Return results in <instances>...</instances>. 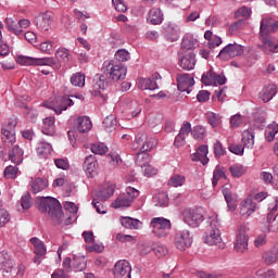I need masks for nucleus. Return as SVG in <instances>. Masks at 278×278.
<instances>
[{
	"mask_svg": "<svg viewBox=\"0 0 278 278\" xmlns=\"http://www.w3.org/2000/svg\"><path fill=\"white\" fill-rule=\"evenodd\" d=\"M191 135L195 140H203L205 138V128L203 126H195Z\"/></svg>",
	"mask_w": 278,
	"mask_h": 278,
	"instance_id": "53",
	"label": "nucleus"
},
{
	"mask_svg": "<svg viewBox=\"0 0 278 278\" xmlns=\"http://www.w3.org/2000/svg\"><path fill=\"white\" fill-rule=\"evenodd\" d=\"M241 142L245 149H253L255 146V131L253 128L247 129L242 132Z\"/></svg>",
	"mask_w": 278,
	"mask_h": 278,
	"instance_id": "20",
	"label": "nucleus"
},
{
	"mask_svg": "<svg viewBox=\"0 0 278 278\" xmlns=\"http://www.w3.org/2000/svg\"><path fill=\"white\" fill-rule=\"evenodd\" d=\"M214 153H215V156H217V157H223V155H225V153H227L225 148H223V143H220V141H216L214 143Z\"/></svg>",
	"mask_w": 278,
	"mask_h": 278,
	"instance_id": "61",
	"label": "nucleus"
},
{
	"mask_svg": "<svg viewBox=\"0 0 278 278\" xmlns=\"http://www.w3.org/2000/svg\"><path fill=\"white\" fill-rule=\"evenodd\" d=\"M123 194L130 201V203H132V201H136V199L140 197V191L134 187H127Z\"/></svg>",
	"mask_w": 278,
	"mask_h": 278,
	"instance_id": "47",
	"label": "nucleus"
},
{
	"mask_svg": "<svg viewBox=\"0 0 278 278\" xmlns=\"http://www.w3.org/2000/svg\"><path fill=\"white\" fill-rule=\"evenodd\" d=\"M184 144H186V135L178 132L174 141V147L179 149V147H184Z\"/></svg>",
	"mask_w": 278,
	"mask_h": 278,
	"instance_id": "63",
	"label": "nucleus"
},
{
	"mask_svg": "<svg viewBox=\"0 0 278 278\" xmlns=\"http://www.w3.org/2000/svg\"><path fill=\"white\" fill-rule=\"evenodd\" d=\"M244 146L240 143H232L229 146L230 153H233L235 155H244Z\"/></svg>",
	"mask_w": 278,
	"mask_h": 278,
	"instance_id": "55",
	"label": "nucleus"
},
{
	"mask_svg": "<svg viewBox=\"0 0 278 278\" xmlns=\"http://www.w3.org/2000/svg\"><path fill=\"white\" fill-rule=\"evenodd\" d=\"M92 206L96 208V212H98V214L106 213L105 207L101 204V200H99L97 195L92 200Z\"/></svg>",
	"mask_w": 278,
	"mask_h": 278,
	"instance_id": "60",
	"label": "nucleus"
},
{
	"mask_svg": "<svg viewBox=\"0 0 278 278\" xmlns=\"http://www.w3.org/2000/svg\"><path fill=\"white\" fill-rule=\"evenodd\" d=\"M278 134V124L277 123H271L268 125V127L265 130V139L267 142H273L275 140V136Z\"/></svg>",
	"mask_w": 278,
	"mask_h": 278,
	"instance_id": "38",
	"label": "nucleus"
},
{
	"mask_svg": "<svg viewBox=\"0 0 278 278\" xmlns=\"http://www.w3.org/2000/svg\"><path fill=\"white\" fill-rule=\"evenodd\" d=\"M30 242L34 245V253L37 257H42V255L47 253V248H45V244L40 239L34 237L30 239Z\"/></svg>",
	"mask_w": 278,
	"mask_h": 278,
	"instance_id": "33",
	"label": "nucleus"
},
{
	"mask_svg": "<svg viewBox=\"0 0 278 278\" xmlns=\"http://www.w3.org/2000/svg\"><path fill=\"white\" fill-rule=\"evenodd\" d=\"M195 65L197 59L193 52H189L180 59V67L184 68V71H192Z\"/></svg>",
	"mask_w": 278,
	"mask_h": 278,
	"instance_id": "21",
	"label": "nucleus"
},
{
	"mask_svg": "<svg viewBox=\"0 0 278 278\" xmlns=\"http://www.w3.org/2000/svg\"><path fill=\"white\" fill-rule=\"evenodd\" d=\"M42 134L53 136L55 134V117H46L42 125Z\"/></svg>",
	"mask_w": 278,
	"mask_h": 278,
	"instance_id": "28",
	"label": "nucleus"
},
{
	"mask_svg": "<svg viewBox=\"0 0 278 278\" xmlns=\"http://www.w3.org/2000/svg\"><path fill=\"white\" fill-rule=\"evenodd\" d=\"M210 94L207 90H200L197 94V100L199 103H207V101H210Z\"/></svg>",
	"mask_w": 278,
	"mask_h": 278,
	"instance_id": "59",
	"label": "nucleus"
},
{
	"mask_svg": "<svg viewBox=\"0 0 278 278\" xmlns=\"http://www.w3.org/2000/svg\"><path fill=\"white\" fill-rule=\"evenodd\" d=\"M229 170H230L232 177H242V175H244V173H247V169L244 168V166H242L240 164L231 165L229 167Z\"/></svg>",
	"mask_w": 278,
	"mask_h": 278,
	"instance_id": "48",
	"label": "nucleus"
},
{
	"mask_svg": "<svg viewBox=\"0 0 278 278\" xmlns=\"http://www.w3.org/2000/svg\"><path fill=\"white\" fill-rule=\"evenodd\" d=\"M235 249L238 253H247L249 250V235H247V226H240L235 240Z\"/></svg>",
	"mask_w": 278,
	"mask_h": 278,
	"instance_id": "10",
	"label": "nucleus"
},
{
	"mask_svg": "<svg viewBox=\"0 0 278 278\" xmlns=\"http://www.w3.org/2000/svg\"><path fill=\"white\" fill-rule=\"evenodd\" d=\"M5 23L11 34H15V36H21V27L18 22L13 21L12 17H7Z\"/></svg>",
	"mask_w": 278,
	"mask_h": 278,
	"instance_id": "44",
	"label": "nucleus"
},
{
	"mask_svg": "<svg viewBox=\"0 0 278 278\" xmlns=\"http://www.w3.org/2000/svg\"><path fill=\"white\" fill-rule=\"evenodd\" d=\"M201 81L204 84V86H216V72H214V70H210L208 72L204 73Z\"/></svg>",
	"mask_w": 278,
	"mask_h": 278,
	"instance_id": "36",
	"label": "nucleus"
},
{
	"mask_svg": "<svg viewBox=\"0 0 278 278\" xmlns=\"http://www.w3.org/2000/svg\"><path fill=\"white\" fill-rule=\"evenodd\" d=\"M208 229L205 232L204 241L210 247H218V249H225V243L220 237V222L218 215L208 217L207 219Z\"/></svg>",
	"mask_w": 278,
	"mask_h": 278,
	"instance_id": "3",
	"label": "nucleus"
},
{
	"mask_svg": "<svg viewBox=\"0 0 278 278\" xmlns=\"http://www.w3.org/2000/svg\"><path fill=\"white\" fill-rule=\"evenodd\" d=\"M255 207H257V204H255V202H253L252 199H249V198L245 199L241 203V210H240L241 216H245V217L251 216V214H253V212H255Z\"/></svg>",
	"mask_w": 278,
	"mask_h": 278,
	"instance_id": "25",
	"label": "nucleus"
},
{
	"mask_svg": "<svg viewBox=\"0 0 278 278\" xmlns=\"http://www.w3.org/2000/svg\"><path fill=\"white\" fill-rule=\"evenodd\" d=\"M147 21L150 25H162L164 22V13L160 8H153L148 12Z\"/></svg>",
	"mask_w": 278,
	"mask_h": 278,
	"instance_id": "16",
	"label": "nucleus"
},
{
	"mask_svg": "<svg viewBox=\"0 0 278 278\" xmlns=\"http://www.w3.org/2000/svg\"><path fill=\"white\" fill-rule=\"evenodd\" d=\"M275 94H277L276 85H267L260 91L258 99H261L263 103H268L269 101H273Z\"/></svg>",
	"mask_w": 278,
	"mask_h": 278,
	"instance_id": "15",
	"label": "nucleus"
},
{
	"mask_svg": "<svg viewBox=\"0 0 278 278\" xmlns=\"http://www.w3.org/2000/svg\"><path fill=\"white\" fill-rule=\"evenodd\" d=\"M49 186V182L47 179L42 178H35L33 181H30V190L34 194H38V192H42L45 188Z\"/></svg>",
	"mask_w": 278,
	"mask_h": 278,
	"instance_id": "29",
	"label": "nucleus"
},
{
	"mask_svg": "<svg viewBox=\"0 0 278 278\" xmlns=\"http://www.w3.org/2000/svg\"><path fill=\"white\" fill-rule=\"evenodd\" d=\"M186 184V176L174 174L169 180L168 186H172V188H179Z\"/></svg>",
	"mask_w": 278,
	"mask_h": 278,
	"instance_id": "43",
	"label": "nucleus"
},
{
	"mask_svg": "<svg viewBox=\"0 0 278 278\" xmlns=\"http://www.w3.org/2000/svg\"><path fill=\"white\" fill-rule=\"evenodd\" d=\"M71 52L66 48H61L55 52V58L59 62H68Z\"/></svg>",
	"mask_w": 278,
	"mask_h": 278,
	"instance_id": "49",
	"label": "nucleus"
},
{
	"mask_svg": "<svg viewBox=\"0 0 278 278\" xmlns=\"http://www.w3.org/2000/svg\"><path fill=\"white\" fill-rule=\"evenodd\" d=\"M278 203L270 210V212L267 214V229L268 231H273L274 233H277L278 231V213L275 215V212H277Z\"/></svg>",
	"mask_w": 278,
	"mask_h": 278,
	"instance_id": "17",
	"label": "nucleus"
},
{
	"mask_svg": "<svg viewBox=\"0 0 278 278\" xmlns=\"http://www.w3.org/2000/svg\"><path fill=\"white\" fill-rule=\"evenodd\" d=\"M54 164H55L56 168H61L62 170H68V168L71 166L68 164V160H66V159H55Z\"/></svg>",
	"mask_w": 278,
	"mask_h": 278,
	"instance_id": "62",
	"label": "nucleus"
},
{
	"mask_svg": "<svg viewBox=\"0 0 278 278\" xmlns=\"http://www.w3.org/2000/svg\"><path fill=\"white\" fill-rule=\"evenodd\" d=\"M17 62L22 66H55V60L53 58L20 56L17 58Z\"/></svg>",
	"mask_w": 278,
	"mask_h": 278,
	"instance_id": "6",
	"label": "nucleus"
},
{
	"mask_svg": "<svg viewBox=\"0 0 278 278\" xmlns=\"http://www.w3.org/2000/svg\"><path fill=\"white\" fill-rule=\"evenodd\" d=\"M10 223V213L5 208H0V227H5Z\"/></svg>",
	"mask_w": 278,
	"mask_h": 278,
	"instance_id": "56",
	"label": "nucleus"
},
{
	"mask_svg": "<svg viewBox=\"0 0 278 278\" xmlns=\"http://www.w3.org/2000/svg\"><path fill=\"white\" fill-rule=\"evenodd\" d=\"M39 211L51 216L54 225H62V219L64 218V213L62 212V204L55 198L47 197L42 198L38 206Z\"/></svg>",
	"mask_w": 278,
	"mask_h": 278,
	"instance_id": "2",
	"label": "nucleus"
},
{
	"mask_svg": "<svg viewBox=\"0 0 278 278\" xmlns=\"http://www.w3.org/2000/svg\"><path fill=\"white\" fill-rule=\"evenodd\" d=\"M23 155H25V151L18 146H13L9 149V160L13 164H23Z\"/></svg>",
	"mask_w": 278,
	"mask_h": 278,
	"instance_id": "18",
	"label": "nucleus"
},
{
	"mask_svg": "<svg viewBox=\"0 0 278 278\" xmlns=\"http://www.w3.org/2000/svg\"><path fill=\"white\" fill-rule=\"evenodd\" d=\"M35 23L40 31H49L53 25V14L46 12L36 17Z\"/></svg>",
	"mask_w": 278,
	"mask_h": 278,
	"instance_id": "13",
	"label": "nucleus"
},
{
	"mask_svg": "<svg viewBox=\"0 0 278 278\" xmlns=\"http://www.w3.org/2000/svg\"><path fill=\"white\" fill-rule=\"evenodd\" d=\"M73 106V101L68 97H62L56 100L54 104V112L55 114H62L65 110Z\"/></svg>",
	"mask_w": 278,
	"mask_h": 278,
	"instance_id": "24",
	"label": "nucleus"
},
{
	"mask_svg": "<svg viewBox=\"0 0 278 278\" xmlns=\"http://www.w3.org/2000/svg\"><path fill=\"white\" fill-rule=\"evenodd\" d=\"M112 3L117 12H127V5H125L123 0H112Z\"/></svg>",
	"mask_w": 278,
	"mask_h": 278,
	"instance_id": "64",
	"label": "nucleus"
},
{
	"mask_svg": "<svg viewBox=\"0 0 278 278\" xmlns=\"http://www.w3.org/2000/svg\"><path fill=\"white\" fill-rule=\"evenodd\" d=\"M177 88L180 92H187L190 94L192 92V86H194V78L190 77V74H178L177 75Z\"/></svg>",
	"mask_w": 278,
	"mask_h": 278,
	"instance_id": "12",
	"label": "nucleus"
},
{
	"mask_svg": "<svg viewBox=\"0 0 278 278\" xmlns=\"http://www.w3.org/2000/svg\"><path fill=\"white\" fill-rule=\"evenodd\" d=\"M113 275L115 278H131V264L129 261H118L114 265Z\"/></svg>",
	"mask_w": 278,
	"mask_h": 278,
	"instance_id": "11",
	"label": "nucleus"
},
{
	"mask_svg": "<svg viewBox=\"0 0 278 278\" xmlns=\"http://www.w3.org/2000/svg\"><path fill=\"white\" fill-rule=\"evenodd\" d=\"M142 168V172H143V175L146 177H153L154 175H157V168L147 164V165H143Z\"/></svg>",
	"mask_w": 278,
	"mask_h": 278,
	"instance_id": "58",
	"label": "nucleus"
},
{
	"mask_svg": "<svg viewBox=\"0 0 278 278\" xmlns=\"http://www.w3.org/2000/svg\"><path fill=\"white\" fill-rule=\"evenodd\" d=\"M91 151L94 155H105V153H108V148L105 143H96L91 146Z\"/></svg>",
	"mask_w": 278,
	"mask_h": 278,
	"instance_id": "52",
	"label": "nucleus"
},
{
	"mask_svg": "<svg viewBox=\"0 0 278 278\" xmlns=\"http://www.w3.org/2000/svg\"><path fill=\"white\" fill-rule=\"evenodd\" d=\"M129 58V51L125 49L117 50L115 53V60H117V62H127Z\"/></svg>",
	"mask_w": 278,
	"mask_h": 278,
	"instance_id": "54",
	"label": "nucleus"
},
{
	"mask_svg": "<svg viewBox=\"0 0 278 278\" xmlns=\"http://www.w3.org/2000/svg\"><path fill=\"white\" fill-rule=\"evenodd\" d=\"M244 53V47L239 43H228L226 47H224L219 53L218 58L219 60H231L233 58H238Z\"/></svg>",
	"mask_w": 278,
	"mask_h": 278,
	"instance_id": "7",
	"label": "nucleus"
},
{
	"mask_svg": "<svg viewBox=\"0 0 278 278\" xmlns=\"http://www.w3.org/2000/svg\"><path fill=\"white\" fill-rule=\"evenodd\" d=\"M102 68L104 74L96 75L92 80L90 92L93 97H99L103 90H108L112 81H121V79L127 77V67L123 66V64H116L114 61H105Z\"/></svg>",
	"mask_w": 278,
	"mask_h": 278,
	"instance_id": "1",
	"label": "nucleus"
},
{
	"mask_svg": "<svg viewBox=\"0 0 278 278\" xmlns=\"http://www.w3.org/2000/svg\"><path fill=\"white\" fill-rule=\"evenodd\" d=\"M220 179H227V175L225 174V169L220 167V165H216L214 172H213V186L216 188L218 186V181Z\"/></svg>",
	"mask_w": 278,
	"mask_h": 278,
	"instance_id": "37",
	"label": "nucleus"
},
{
	"mask_svg": "<svg viewBox=\"0 0 278 278\" xmlns=\"http://www.w3.org/2000/svg\"><path fill=\"white\" fill-rule=\"evenodd\" d=\"M181 47H182V49H187V51L197 49V39H194L190 35H187L182 38Z\"/></svg>",
	"mask_w": 278,
	"mask_h": 278,
	"instance_id": "45",
	"label": "nucleus"
},
{
	"mask_svg": "<svg viewBox=\"0 0 278 278\" xmlns=\"http://www.w3.org/2000/svg\"><path fill=\"white\" fill-rule=\"evenodd\" d=\"M72 86H77L78 88H84L86 86V75L81 72H77L71 77Z\"/></svg>",
	"mask_w": 278,
	"mask_h": 278,
	"instance_id": "35",
	"label": "nucleus"
},
{
	"mask_svg": "<svg viewBox=\"0 0 278 278\" xmlns=\"http://www.w3.org/2000/svg\"><path fill=\"white\" fill-rule=\"evenodd\" d=\"M76 129L78 134H88L92 129V122L88 116H79L76 121Z\"/></svg>",
	"mask_w": 278,
	"mask_h": 278,
	"instance_id": "19",
	"label": "nucleus"
},
{
	"mask_svg": "<svg viewBox=\"0 0 278 278\" xmlns=\"http://www.w3.org/2000/svg\"><path fill=\"white\" fill-rule=\"evenodd\" d=\"M152 233L156 238H166L170 233V219L164 217H154L151 220Z\"/></svg>",
	"mask_w": 278,
	"mask_h": 278,
	"instance_id": "5",
	"label": "nucleus"
},
{
	"mask_svg": "<svg viewBox=\"0 0 278 278\" xmlns=\"http://www.w3.org/2000/svg\"><path fill=\"white\" fill-rule=\"evenodd\" d=\"M105 131L112 134L116 129V117L114 115H109L104 118L102 123Z\"/></svg>",
	"mask_w": 278,
	"mask_h": 278,
	"instance_id": "40",
	"label": "nucleus"
},
{
	"mask_svg": "<svg viewBox=\"0 0 278 278\" xmlns=\"http://www.w3.org/2000/svg\"><path fill=\"white\" fill-rule=\"evenodd\" d=\"M121 223L126 229H139L142 227V222L131 217H123Z\"/></svg>",
	"mask_w": 278,
	"mask_h": 278,
	"instance_id": "34",
	"label": "nucleus"
},
{
	"mask_svg": "<svg viewBox=\"0 0 278 278\" xmlns=\"http://www.w3.org/2000/svg\"><path fill=\"white\" fill-rule=\"evenodd\" d=\"M86 257L75 255L73 258V268L76 273H81V270H86Z\"/></svg>",
	"mask_w": 278,
	"mask_h": 278,
	"instance_id": "41",
	"label": "nucleus"
},
{
	"mask_svg": "<svg viewBox=\"0 0 278 278\" xmlns=\"http://www.w3.org/2000/svg\"><path fill=\"white\" fill-rule=\"evenodd\" d=\"M163 29L168 40H170L172 42L179 40V27L173 24H165Z\"/></svg>",
	"mask_w": 278,
	"mask_h": 278,
	"instance_id": "26",
	"label": "nucleus"
},
{
	"mask_svg": "<svg viewBox=\"0 0 278 278\" xmlns=\"http://www.w3.org/2000/svg\"><path fill=\"white\" fill-rule=\"evenodd\" d=\"M263 260L268 265H270V264H275V262L278 261V257H277V254L273 251V249H270V250L264 252Z\"/></svg>",
	"mask_w": 278,
	"mask_h": 278,
	"instance_id": "50",
	"label": "nucleus"
},
{
	"mask_svg": "<svg viewBox=\"0 0 278 278\" xmlns=\"http://www.w3.org/2000/svg\"><path fill=\"white\" fill-rule=\"evenodd\" d=\"M151 162V155L147 152H138L136 157V164L137 166H140L141 168L147 166Z\"/></svg>",
	"mask_w": 278,
	"mask_h": 278,
	"instance_id": "42",
	"label": "nucleus"
},
{
	"mask_svg": "<svg viewBox=\"0 0 278 278\" xmlns=\"http://www.w3.org/2000/svg\"><path fill=\"white\" fill-rule=\"evenodd\" d=\"M207 146H200L197 152L191 156V160L193 162H202V164L205 166V164L210 162V159H207Z\"/></svg>",
	"mask_w": 278,
	"mask_h": 278,
	"instance_id": "23",
	"label": "nucleus"
},
{
	"mask_svg": "<svg viewBox=\"0 0 278 278\" xmlns=\"http://www.w3.org/2000/svg\"><path fill=\"white\" fill-rule=\"evenodd\" d=\"M83 168L86 175H88L89 177H94L97 175L99 163H97V159L94 157V155L90 154L85 157Z\"/></svg>",
	"mask_w": 278,
	"mask_h": 278,
	"instance_id": "14",
	"label": "nucleus"
},
{
	"mask_svg": "<svg viewBox=\"0 0 278 278\" xmlns=\"http://www.w3.org/2000/svg\"><path fill=\"white\" fill-rule=\"evenodd\" d=\"M21 205H22L23 210H29V207H31V195L29 194V192H26L22 197Z\"/></svg>",
	"mask_w": 278,
	"mask_h": 278,
	"instance_id": "57",
	"label": "nucleus"
},
{
	"mask_svg": "<svg viewBox=\"0 0 278 278\" xmlns=\"http://www.w3.org/2000/svg\"><path fill=\"white\" fill-rule=\"evenodd\" d=\"M206 118H207V123L212 127H218V125H220V123H223V119H222L223 117L220 116V114H216L214 112H207Z\"/></svg>",
	"mask_w": 278,
	"mask_h": 278,
	"instance_id": "46",
	"label": "nucleus"
},
{
	"mask_svg": "<svg viewBox=\"0 0 278 278\" xmlns=\"http://www.w3.org/2000/svg\"><path fill=\"white\" fill-rule=\"evenodd\" d=\"M184 220L189 227H199L203 223V214L194 208H185L182 211Z\"/></svg>",
	"mask_w": 278,
	"mask_h": 278,
	"instance_id": "9",
	"label": "nucleus"
},
{
	"mask_svg": "<svg viewBox=\"0 0 278 278\" xmlns=\"http://www.w3.org/2000/svg\"><path fill=\"white\" fill-rule=\"evenodd\" d=\"M157 147V139L153 137H149L147 132L140 131L137 134L135 142L132 144V149L135 151H142L149 153V151H153Z\"/></svg>",
	"mask_w": 278,
	"mask_h": 278,
	"instance_id": "4",
	"label": "nucleus"
},
{
	"mask_svg": "<svg viewBox=\"0 0 278 278\" xmlns=\"http://www.w3.org/2000/svg\"><path fill=\"white\" fill-rule=\"evenodd\" d=\"M37 155L41 157V160H47L49 155L53 152V147L51 143L46 141H39L36 148Z\"/></svg>",
	"mask_w": 278,
	"mask_h": 278,
	"instance_id": "22",
	"label": "nucleus"
},
{
	"mask_svg": "<svg viewBox=\"0 0 278 278\" xmlns=\"http://www.w3.org/2000/svg\"><path fill=\"white\" fill-rule=\"evenodd\" d=\"M153 203L156 207H168V193L161 191L153 197Z\"/></svg>",
	"mask_w": 278,
	"mask_h": 278,
	"instance_id": "32",
	"label": "nucleus"
},
{
	"mask_svg": "<svg viewBox=\"0 0 278 278\" xmlns=\"http://www.w3.org/2000/svg\"><path fill=\"white\" fill-rule=\"evenodd\" d=\"M137 87L139 90H157V83L151 78H138Z\"/></svg>",
	"mask_w": 278,
	"mask_h": 278,
	"instance_id": "27",
	"label": "nucleus"
},
{
	"mask_svg": "<svg viewBox=\"0 0 278 278\" xmlns=\"http://www.w3.org/2000/svg\"><path fill=\"white\" fill-rule=\"evenodd\" d=\"M114 195V186H108L106 188H104L103 190H100L96 193V197H98L99 201H108V199H110V197Z\"/></svg>",
	"mask_w": 278,
	"mask_h": 278,
	"instance_id": "39",
	"label": "nucleus"
},
{
	"mask_svg": "<svg viewBox=\"0 0 278 278\" xmlns=\"http://www.w3.org/2000/svg\"><path fill=\"white\" fill-rule=\"evenodd\" d=\"M1 140L4 144H14L16 142V130H8V128H2Z\"/></svg>",
	"mask_w": 278,
	"mask_h": 278,
	"instance_id": "31",
	"label": "nucleus"
},
{
	"mask_svg": "<svg viewBox=\"0 0 278 278\" xmlns=\"http://www.w3.org/2000/svg\"><path fill=\"white\" fill-rule=\"evenodd\" d=\"M112 207L114 210H118L121 207H131V201L125 195L124 193H121L115 201L112 202Z\"/></svg>",
	"mask_w": 278,
	"mask_h": 278,
	"instance_id": "30",
	"label": "nucleus"
},
{
	"mask_svg": "<svg viewBox=\"0 0 278 278\" xmlns=\"http://www.w3.org/2000/svg\"><path fill=\"white\" fill-rule=\"evenodd\" d=\"M174 244L178 251H186L192 247V235L190 230H179L176 232L174 238Z\"/></svg>",
	"mask_w": 278,
	"mask_h": 278,
	"instance_id": "8",
	"label": "nucleus"
},
{
	"mask_svg": "<svg viewBox=\"0 0 278 278\" xmlns=\"http://www.w3.org/2000/svg\"><path fill=\"white\" fill-rule=\"evenodd\" d=\"M16 175H18V167L9 165L4 169L5 179H16Z\"/></svg>",
	"mask_w": 278,
	"mask_h": 278,
	"instance_id": "51",
	"label": "nucleus"
}]
</instances>
